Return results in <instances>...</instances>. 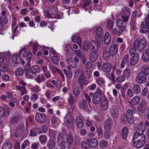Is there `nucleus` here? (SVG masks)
<instances>
[{"label": "nucleus", "instance_id": "nucleus-44", "mask_svg": "<svg viewBox=\"0 0 149 149\" xmlns=\"http://www.w3.org/2000/svg\"><path fill=\"white\" fill-rule=\"evenodd\" d=\"M31 71L34 74L40 71V68L37 65H34L32 66L31 68Z\"/></svg>", "mask_w": 149, "mask_h": 149}, {"label": "nucleus", "instance_id": "nucleus-13", "mask_svg": "<svg viewBox=\"0 0 149 149\" xmlns=\"http://www.w3.org/2000/svg\"><path fill=\"white\" fill-rule=\"evenodd\" d=\"M87 143L89 146L93 148L96 147L98 144L97 140L94 138L88 139L87 140Z\"/></svg>", "mask_w": 149, "mask_h": 149}, {"label": "nucleus", "instance_id": "nucleus-33", "mask_svg": "<svg viewBox=\"0 0 149 149\" xmlns=\"http://www.w3.org/2000/svg\"><path fill=\"white\" fill-rule=\"evenodd\" d=\"M10 110L7 109H3L0 112V117L3 118L9 115L10 114Z\"/></svg>", "mask_w": 149, "mask_h": 149}, {"label": "nucleus", "instance_id": "nucleus-31", "mask_svg": "<svg viewBox=\"0 0 149 149\" xmlns=\"http://www.w3.org/2000/svg\"><path fill=\"white\" fill-rule=\"evenodd\" d=\"M130 9L127 7H125L123 8L122 10V15L130 16Z\"/></svg>", "mask_w": 149, "mask_h": 149}, {"label": "nucleus", "instance_id": "nucleus-3", "mask_svg": "<svg viewBox=\"0 0 149 149\" xmlns=\"http://www.w3.org/2000/svg\"><path fill=\"white\" fill-rule=\"evenodd\" d=\"M102 97L101 91H97L93 95L92 102L94 104H97L101 101Z\"/></svg>", "mask_w": 149, "mask_h": 149}, {"label": "nucleus", "instance_id": "nucleus-45", "mask_svg": "<svg viewBox=\"0 0 149 149\" xmlns=\"http://www.w3.org/2000/svg\"><path fill=\"white\" fill-rule=\"evenodd\" d=\"M28 49L26 48H24L21 49L19 53L20 56H26L27 54V52Z\"/></svg>", "mask_w": 149, "mask_h": 149}, {"label": "nucleus", "instance_id": "nucleus-35", "mask_svg": "<svg viewBox=\"0 0 149 149\" xmlns=\"http://www.w3.org/2000/svg\"><path fill=\"white\" fill-rule=\"evenodd\" d=\"M59 145L61 147V149H70V144L65 141H63V142Z\"/></svg>", "mask_w": 149, "mask_h": 149}, {"label": "nucleus", "instance_id": "nucleus-19", "mask_svg": "<svg viewBox=\"0 0 149 149\" xmlns=\"http://www.w3.org/2000/svg\"><path fill=\"white\" fill-rule=\"evenodd\" d=\"M68 64L73 68H76L77 64L76 62L73 59L72 57H69L66 59Z\"/></svg>", "mask_w": 149, "mask_h": 149}, {"label": "nucleus", "instance_id": "nucleus-52", "mask_svg": "<svg viewBox=\"0 0 149 149\" xmlns=\"http://www.w3.org/2000/svg\"><path fill=\"white\" fill-rule=\"evenodd\" d=\"M63 71L66 76L68 78H71L72 77V72L66 70H63Z\"/></svg>", "mask_w": 149, "mask_h": 149}, {"label": "nucleus", "instance_id": "nucleus-20", "mask_svg": "<svg viewBox=\"0 0 149 149\" xmlns=\"http://www.w3.org/2000/svg\"><path fill=\"white\" fill-rule=\"evenodd\" d=\"M90 60L93 62L96 61L98 57V54L97 52H91L90 54Z\"/></svg>", "mask_w": 149, "mask_h": 149}, {"label": "nucleus", "instance_id": "nucleus-22", "mask_svg": "<svg viewBox=\"0 0 149 149\" xmlns=\"http://www.w3.org/2000/svg\"><path fill=\"white\" fill-rule=\"evenodd\" d=\"M95 33L97 36L99 38L102 37L103 35V29L100 27H98L95 29Z\"/></svg>", "mask_w": 149, "mask_h": 149}, {"label": "nucleus", "instance_id": "nucleus-6", "mask_svg": "<svg viewBox=\"0 0 149 149\" xmlns=\"http://www.w3.org/2000/svg\"><path fill=\"white\" fill-rule=\"evenodd\" d=\"M35 119L36 121L38 123H44L47 120V117L45 114L39 113L36 115Z\"/></svg>", "mask_w": 149, "mask_h": 149}, {"label": "nucleus", "instance_id": "nucleus-62", "mask_svg": "<svg viewBox=\"0 0 149 149\" xmlns=\"http://www.w3.org/2000/svg\"><path fill=\"white\" fill-rule=\"evenodd\" d=\"M39 140L42 143H45L46 141V137L44 135H41L39 137Z\"/></svg>", "mask_w": 149, "mask_h": 149}, {"label": "nucleus", "instance_id": "nucleus-21", "mask_svg": "<svg viewBox=\"0 0 149 149\" xmlns=\"http://www.w3.org/2000/svg\"><path fill=\"white\" fill-rule=\"evenodd\" d=\"M132 89L136 95H138L141 92V87L138 84H135L133 85L132 87Z\"/></svg>", "mask_w": 149, "mask_h": 149}, {"label": "nucleus", "instance_id": "nucleus-18", "mask_svg": "<svg viewBox=\"0 0 149 149\" xmlns=\"http://www.w3.org/2000/svg\"><path fill=\"white\" fill-rule=\"evenodd\" d=\"M76 125L78 128L80 129L83 127L84 123L83 120L80 117H77L76 119Z\"/></svg>", "mask_w": 149, "mask_h": 149}, {"label": "nucleus", "instance_id": "nucleus-39", "mask_svg": "<svg viewBox=\"0 0 149 149\" xmlns=\"http://www.w3.org/2000/svg\"><path fill=\"white\" fill-rule=\"evenodd\" d=\"M15 72L17 75L21 76L24 74V71L22 68L19 67L16 69Z\"/></svg>", "mask_w": 149, "mask_h": 149}, {"label": "nucleus", "instance_id": "nucleus-53", "mask_svg": "<svg viewBox=\"0 0 149 149\" xmlns=\"http://www.w3.org/2000/svg\"><path fill=\"white\" fill-rule=\"evenodd\" d=\"M96 130L99 136L100 137H102L103 135V130L102 128L100 127H97Z\"/></svg>", "mask_w": 149, "mask_h": 149}, {"label": "nucleus", "instance_id": "nucleus-59", "mask_svg": "<svg viewBox=\"0 0 149 149\" xmlns=\"http://www.w3.org/2000/svg\"><path fill=\"white\" fill-rule=\"evenodd\" d=\"M68 101L70 104L71 105L73 104L74 103V99L72 95L71 94L70 95V97L68 99Z\"/></svg>", "mask_w": 149, "mask_h": 149}, {"label": "nucleus", "instance_id": "nucleus-37", "mask_svg": "<svg viewBox=\"0 0 149 149\" xmlns=\"http://www.w3.org/2000/svg\"><path fill=\"white\" fill-rule=\"evenodd\" d=\"M65 136H63L62 133H59L58 136V138L57 139V143L59 145L60 144L62 143L64 141V140L65 139Z\"/></svg>", "mask_w": 149, "mask_h": 149}, {"label": "nucleus", "instance_id": "nucleus-11", "mask_svg": "<svg viewBox=\"0 0 149 149\" xmlns=\"http://www.w3.org/2000/svg\"><path fill=\"white\" fill-rule=\"evenodd\" d=\"M118 50V46L116 45H112L110 47L109 51L110 54L112 56L115 55L117 53Z\"/></svg>", "mask_w": 149, "mask_h": 149}, {"label": "nucleus", "instance_id": "nucleus-32", "mask_svg": "<svg viewBox=\"0 0 149 149\" xmlns=\"http://www.w3.org/2000/svg\"><path fill=\"white\" fill-rule=\"evenodd\" d=\"M65 51L66 52V54L67 55H72L73 54V52L69 44H67L66 45Z\"/></svg>", "mask_w": 149, "mask_h": 149}, {"label": "nucleus", "instance_id": "nucleus-58", "mask_svg": "<svg viewBox=\"0 0 149 149\" xmlns=\"http://www.w3.org/2000/svg\"><path fill=\"white\" fill-rule=\"evenodd\" d=\"M123 22L120 18H118L116 20V24L118 28L120 27L123 24Z\"/></svg>", "mask_w": 149, "mask_h": 149}, {"label": "nucleus", "instance_id": "nucleus-25", "mask_svg": "<svg viewBox=\"0 0 149 149\" xmlns=\"http://www.w3.org/2000/svg\"><path fill=\"white\" fill-rule=\"evenodd\" d=\"M19 116L17 115L13 116L10 120V123L11 125H14L19 121Z\"/></svg>", "mask_w": 149, "mask_h": 149}, {"label": "nucleus", "instance_id": "nucleus-55", "mask_svg": "<svg viewBox=\"0 0 149 149\" xmlns=\"http://www.w3.org/2000/svg\"><path fill=\"white\" fill-rule=\"evenodd\" d=\"M52 62L55 64H57L59 62V59L57 56H55L52 57L51 58Z\"/></svg>", "mask_w": 149, "mask_h": 149}, {"label": "nucleus", "instance_id": "nucleus-14", "mask_svg": "<svg viewBox=\"0 0 149 149\" xmlns=\"http://www.w3.org/2000/svg\"><path fill=\"white\" fill-rule=\"evenodd\" d=\"M133 145L134 147L137 148H140L142 147L145 143V142L143 141L133 139Z\"/></svg>", "mask_w": 149, "mask_h": 149}, {"label": "nucleus", "instance_id": "nucleus-43", "mask_svg": "<svg viewBox=\"0 0 149 149\" xmlns=\"http://www.w3.org/2000/svg\"><path fill=\"white\" fill-rule=\"evenodd\" d=\"M47 145L49 149H52L54 147L55 143L53 140L51 139L48 142Z\"/></svg>", "mask_w": 149, "mask_h": 149}, {"label": "nucleus", "instance_id": "nucleus-46", "mask_svg": "<svg viewBox=\"0 0 149 149\" xmlns=\"http://www.w3.org/2000/svg\"><path fill=\"white\" fill-rule=\"evenodd\" d=\"M84 2L82 5V7L83 8H85L91 3V0H83Z\"/></svg>", "mask_w": 149, "mask_h": 149}, {"label": "nucleus", "instance_id": "nucleus-41", "mask_svg": "<svg viewBox=\"0 0 149 149\" xmlns=\"http://www.w3.org/2000/svg\"><path fill=\"white\" fill-rule=\"evenodd\" d=\"M87 105V103L85 100H82L79 102V107L82 109L86 108Z\"/></svg>", "mask_w": 149, "mask_h": 149}, {"label": "nucleus", "instance_id": "nucleus-36", "mask_svg": "<svg viewBox=\"0 0 149 149\" xmlns=\"http://www.w3.org/2000/svg\"><path fill=\"white\" fill-rule=\"evenodd\" d=\"M12 147V144L9 142H6L2 145L1 149H11Z\"/></svg>", "mask_w": 149, "mask_h": 149}, {"label": "nucleus", "instance_id": "nucleus-8", "mask_svg": "<svg viewBox=\"0 0 149 149\" xmlns=\"http://www.w3.org/2000/svg\"><path fill=\"white\" fill-rule=\"evenodd\" d=\"M134 139L138 141H143L145 142V135L142 133V132L141 133H139L138 131V132H135L134 133L133 138V139Z\"/></svg>", "mask_w": 149, "mask_h": 149}, {"label": "nucleus", "instance_id": "nucleus-17", "mask_svg": "<svg viewBox=\"0 0 149 149\" xmlns=\"http://www.w3.org/2000/svg\"><path fill=\"white\" fill-rule=\"evenodd\" d=\"M13 62L15 64H19L20 63L22 60L21 57L18 54H14L12 56Z\"/></svg>", "mask_w": 149, "mask_h": 149}, {"label": "nucleus", "instance_id": "nucleus-24", "mask_svg": "<svg viewBox=\"0 0 149 149\" xmlns=\"http://www.w3.org/2000/svg\"><path fill=\"white\" fill-rule=\"evenodd\" d=\"M111 40V37L110 34L108 32H107L105 34L104 42L106 45H109Z\"/></svg>", "mask_w": 149, "mask_h": 149}, {"label": "nucleus", "instance_id": "nucleus-9", "mask_svg": "<svg viewBox=\"0 0 149 149\" xmlns=\"http://www.w3.org/2000/svg\"><path fill=\"white\" fill-rule=\"evenodd\" d=\"M100 104L102 109L103 111L106 110L108 107V101L107 98L104 96L102 97Z\"/></svg>", "mask_w": 149, "mask_h": 149}, {"label": "nucleus", "instance_id": "nucleus-15", "mask_svg": "<svg viewBox=\"0 0 149 149\" xmlns=\"http://www.w3.org/2000/svg\"><path fill=\"white\" fill-rule=\"evenodd\" d=\"M139 55L137 53L134 54L131 57L130 64L131 65H134L137 63L139 60Z\"/></svg>", "mask_w": 149, "mask_h": 149}, {"label": "nucleus", "instance_id": "nucleus-61", "mask_svg": "<svg viewBox=\"0 0 149 149\" xmlns=\"http://www.w3.org/2000/svg\"><path fill=\"white\" fill-rule=\"evenodd\" d=\"M126 116V118L133 117L132 112L131 110L129 109L127 111Z\"/></svg>", "mask_w": 149, "mask_h": 149}, {"label": "nucleus", "instance_id": "nucleus-49", "mask_svg": "<svg viewBox=\"0 0 149 149\" xmlns=\"http://www.w3.org/2000/svg\"><path fill=\"white\" fill-rule=\"evenodd\" d=\"M96 81L97 84L100 86L102 85L105 82L104 80L101 78L97 79Z\"/></svg>", "mask_w": 149, "mask_h": 149}, {"label": "nucleus", "instance_id": "nucleus-10", "mask_svg": "<svg viewBox=\"0 0 149 149\" xmlns=\"http://www.w3.org/2000/svg\"><path fill=\"white\" fill-rule=\"evenodd\" d=\"M85 77L83 74L81 75L79 77L78 80V82L81 88L83 87L84 85L86 86L88 83V81L87 80H85Z\"/></svg>", "mask_w": 149, "mask_h": 149}, {"label": "nucleus", "instance_id": "nucleus-38", "mask_svg": "<svg viewBox=\"0 0 149 149\" xmlns=\"http://www.w3.org/2000/svg\"><path fill=\"white\" fill-rule=\"evenodd\" d=\"M145 130V125L142 123H140L138 126V129L137 130L136 132L138 131L139 133L143 134V132Z\"/></svg>", "mask_w": 149, "mask_h": 149}, {"label": "nucleus", "instance_id": "nucleus-23", "mask_svg": "<svg viewBox=\"0 0 149 149\" xmlns=\"http://www.w3.org/2000/svg\"><path fill=\"white\" fill-rule=\"evenodd\" d=\"M118 110L115 107H113L111 108V113L113 118H116L118 115Z\"/></svg>", "mask_w": 149, "mask_h": 149}, {"label": "nucleus", "instance_id": "nucleus-1", "mask_svg": "<svg viewBox=\"0 0 149 149\" xmlns=\"http://www.w3.org/2000/svg\"><path fill=\"white\" fill-rule=\"evenodd\" d=\"M146 42L144 38L141 39L140 40L136 39L134 41L133 45L139 51L141 52L145 47Z\"/></svg>", "mask_w": 149, "mask_h": 149}, {"label": "nucleus", "instance_id": "nucleus-26", "mask_svg": "<svg viewBox=\"0 0 149 149\" xmlns=\"http://www.w3.org/2000/svg\"><path fill=\"white\" fill-rule=\"evenodd\" d=\"M110 53L108 51L106 47L103 49V56L104 58L107 59H109L110 56Z\"/></svg>", "mask_w": 149, "mask_h": 149}, {"label": "nucleus", "instance_id": "nucleus-2", "mask_svg": "<svg viewBox=\"0 0 149 149\" xmlns=\"http://www.w3.org/2000/svg\"><path fill=\"white\" fill-rule=\"evenodd\" d=\"M74 118L71 113L68 112L66 114L65 117V123L66 126L69 128L73 126Z\"/></svg>", "mask_w": 149, "mask_h": 149}, {"label": "nucleus", "instance_id": "nucleus-27", "mask_svg": "<svg viewBox=\"0 0 149 149\" xmlns=\"http://www.w3.org/2000/svg\"><path fill=\"white\" fill-rule=\"evenodd\" d=\"M113 125V122L111 118L107 119L105 121L104 127L111 128Z\"/></svg>", "mask_w": 149, "mask_h": 149}, {"label": "nucleus", "instance_id": "nucleus-40", "mask_svg": "<svg viewBox=\"0 0 149 149\" xmlns=\"http://www.w3.org/2000/svg\"><path fill=\"white\" fill-rule=\"evenodd\" d=\"M65 139H66V142L69 143V144H72L73 141V137L70 134V135L66 136H65Z\"/></svg>", "mask_w": 149, "mask_h": 149}, {"label": "nucleus", "instance_id": "nucleus-42", "mask_svg": "<svg viewBox=\"0 0 149 149\" xmlns=\"http://www.w3.org/2000/svg\"><path fill=\"white\" fill-rule=\"evenodd\" d=\"M130 74V70L128 68H126L124 70L123 72V75L126 78L129 77Z\"/></svg>", "mask_w": 149, "mask_h": 149}, {"label": "nucleus", "instance_id": "nucleus-47", "mask_svg": "<svg viewBox=\"0 0 149 149\" xmlns=\"http://www.w3.org/2000/svg\"><path fill=\"white\" fill-rule=\"evenodd\" d=\"M107 141L104 140L101 141L99 143V146L100 147L102 148H105L107 147Z\"/></svg>", "mask_w": 149, "mask_h": 149}, {"label": "nucleus", "instance_id": "nucleus-12", "mask_svg": "<svg viewBox=\"0 0 149 149\" xmlns=\"http://www.w3.org/2000/svg\"><path fill=\"white\" fill-rule=\"evenodd\" d=\"M142 58L143 61L145 63L149 61V49H146L143 52Z\"/></svg>", "mask_w": 149, "mask_h": 149}, {"label": "nucleus", "instance_id": "nucleus-28", "mask_svg": "<svg viewBox=\"0 0 149 149\" xmlns=\"http://www.w3.org/2000/svg\"><path fill=\"white\" fill-rule=\"evenodd\" d=\"M140 32L142 33H145L146 32H149V24L146 23L142 28L140 29Z\"/></svg>", "mask_w": 149, "mask_h": 149}, {"label": "nucleus", "instance_id": "nucleus-64", "mask_svg": "<svg viewBox=\"0 0 149 149\" xmlns=\"http://www.w3.org/2000/svg\"><path fill=\"white\" fill-rule=\"evenodd\" d=\"M143 68L144 71H142L143 72L145 73L146 74V75L148 74H149V66H144L143 67Z\"/></svg>", "mask_w": 149, "mask_h": 149}, {"label": "nucleus", "instance_id": "nucleus-7", "mask_svg": "<svg viewBox=\"0 0 149 149\" xmlns=\"http://www.w3.org/2000/svg\"><path fill=\"white\" fill-rule=\"evenodd\" d=\"M146 103L144 101L141 102L138 105L137 107V110L138 112L142 113H145L146 110L148 108L146 107Z\"/></svg>", "mask_w": 149, "mask_h": 149}, {"label": "nucleus", "instance_id": "nucleus-54", "mask_svg": "<svg viewBox=\"0 0 149 149\" xmlns=\"http://www.w3.org/2000/svg\"><path fill=\"white\" fill-rule=\"evenodd\" d=\"M113 21L112 20H110L107 22V26L109 29L111 30L113 26Z\"/></svg>", "mask_w": 149, "mask_h": 149}, {"label": "nucleus", "instance_id": "nucleus-5", "mask_svg": "<svg viewBox=\"0 0 149 149\" xmlns=\"http://www.w3.org/2000/svg\"><path fill=\"white\" fill-rule=\"evenodd\" d=\"M146 74L145 73L141 71L136 77V82L140 84H142L146 82Z\"/></svg>", "mask_w": 149, "mask_h": 149}, {"label": "nucleus", "instance_id": "nucleus-29", "mask_svg": "<svg viewBox=\"0 0 149 149\" xmlns=\"http://www.w3.org/2000/svg\"><path fill=\"white\" fill-rule=\"evenodd\" d=\"M140 101V98L139 96H136L133 97L131 100L130 102L132 105H136L139 103Z\"/></svg>", "mask_w": 149, "mask_h": 149}, {"label": "nucleus", "instance_id": "nucleus-4", "mask_svg": "<svg viewBox=\"0 0 149 149\" xmlns=\"http://www.w3.org/2000/svg\"><path fill=\"white\" fill-rule=\"evenodd\" d=\"M100 45L99 42L98 40L92 41L90 42L89 45L90 50L91 52H97Z\"/></svg>", "mask_w": 149, "mask_h": 149}, {"label": "nucleus", "instance_id": "nucleus-48", "mask_svg": "<svg viewBox=\"0 0 149 149\" xmlns=\"http://www.w3.org/2000/svg\"><path fill=\"white\" fill-rule=\"evenodd\" d=\"M7 69V65L4 63H2L0 65V71L2 72H6Z\"/></svg>", "mask_w": 149, "mask_h": 149}, {"label": "nucleus", "instance_id": "nucleus-60", "mask_svg": "<svg viewBox=\"0 0 149 149\" xmlns=\"http://www.w3.org/2000/svg\"><path fill=\"white\" fill-rule=\"evenodd\" d=\"M148 91V89L146 87L144 88L142 91L141 92V96L142 97H144L146 95Z\"/></svg>", "mask_w": 149, "mask_h": 149}, {"label": "nucleus", "instance_id": "nucleus-63", "mask_svg": "<svg viewBox=\"0 0 149 149\" xmlns=\"http://www.w3.org/2000/svg\"><path fill=\"white\" fill-rule=\"evenodd\" d=\"M136 49L132 45V46L130 48L129 50L130 55H132L135 52Z\"/></svg>", "mask_w": 149, "mask_h": 149}, {"label": "nucleus", "instance_id": "nucleus-51", "mask_svg": "<svg viewBox=\"0 0 149 149\" xmlns=\"http://www.w3.org/2000/svg\"><path fill=\"white\" fill-rule=\"evenodd\" d=\"M122 61L128 65L129 63V55L128 54L125 55L123 58Z\"/></svg>", "mask_w": 149, "mask_h": 149}, {"label": "nucleus", "instance_id": "nucleus-56", "mask_svg": "<svg viewBox=\"0 0 149 149\" xmlns=\"http://www.w3.org/2000/svg\"><path fill=\"white\" fill-rule=\"evenodd\" d=\"M125 77L122 74L120 76L117 77L116 78V81L118 82H122L125 79Z\"/></svg>", "mask_w": 149, "mask_h": 149}, {"label": "nucleus", "instance_id": "nucleus-16", "mask_svg": "<svg viewBox=\"0 0 149 149\" xmlns=\"http://www.w3.org/2000/svg\"><path fill=\"white\" fill-rule=\"evenodd\" d=\"M111 65L108 63H104L102 67L103 71L105 72H109L111 69Z\"/></svg>", "mask_w": 149, "mask_h": 149}, {"label": "nucleus", "instance_id": "nucleus-34", "mask_svg": "<svg viewBox=\"0 0 149 149\" xmlns=\"http://www.w3.org/2000/svg\"><path fill=\"white\" fill-rule=\"evenodd\" d=\"M25 72L26 75L29 78H33L35 77V74L32 72V71H30L29 70L27 69H25Z\"/></svg>", "mask_w": 149, "mask_h": 149}, {"label": "nucleus", "instance_id": "nucleus-50", "mask_svg": "<svg viewBox=\"0 0 149 149\" xmlns=\"http://www.w3.org/2000/svg\"><path fill=\"white\" fill-rule=\"evenodd\" d=\"M89 144L85 141H83L81 142V146L83 149H89Z\"/></svg>", "mask_w": 149, "mask_h": 149}, {"label": "nucleus", "instance_id": "nucleus-57", "mask_svg": "<svg viewBox=\"0 0 149 149\" xmlns=\"http://www.w3.org/2000/svg\"><path fill=\"white\" fill-rule=\"evenodd\" d=\"M37 130L36 128H34L31 130L30 132V135L31 136H35L37 135Z\"/></svg>", "mask_w": 149, "mask_h": 149}, {"label": "nucleus", "instance_id": "nucleus-30", "mask_svg": "<svg viewBox=\"0 0 149 149\" xmlns=\"http://www.w3.org/2000/svg\"><path fill=\"white\" fill-rule=\"evenodd\" d=\"M128 132L129 131L127 127H124L122 129L121 132V136L123 139H125L127 138Z\"/></svg>", "mask_w": 149, "mask_h": 149}]
</instances>
